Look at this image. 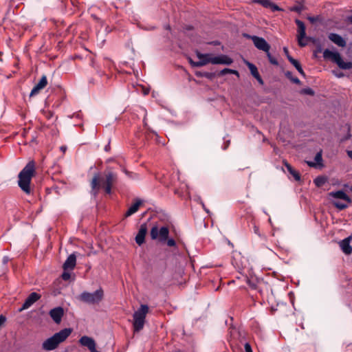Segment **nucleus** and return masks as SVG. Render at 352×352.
<instances>
[{
    "mask_svg": "<svg viewBox=\"0 0 352 352\" xmlns=\"http://www.w3.org/2000/svg\"><path fill=\"white\" fill-rule=\"evenodd\" d=\"M79 342L82 346L87 347L89 350H93L94 347H96L94 340L86 336L81 337L79 340Z\"/></svg>",
    "mask_w": 352,
    "mask_h": 352,
    "instance_id": "obj_19",
    "label": "nucleus"
},
{
    "mask_svg": "<svg viewBox=\"0 0 352 352\" xmlns=\"http://www.w3.org/2000/svg\"><path fill=\"white\" fill-rule=\"evenodd\" d=\"M72 329L65 328L47 338L43 343V349L46 351H52L58 347L59 344L64 342L71 334Z\"/></svg>",
    "mask_w": 352,
    "mask_h": 352,
    "instance_id": "obj_3",
    "label": "nucleus"
},
{
    "mask_svg": "<svg viewBox=\"0 0 352 352\" xmlns=\"http://www.w3.org/2000/svg\"><path fill=\"white\" fill-rule=\"evenodd\" d=\"M340 246L342 252L346 254H351L352 253V247L350 245L349 238H346L340 241Z\"/></svg>",
    "mask_w": 352,
    "mask_h": 352,
    "instance_id": "obj_21",
    "label": "nucleus"
},
{
    "mask_svg": "<svg viewBox=\"0 0 352 352\" xmlns=\"http://www.w3.org/2000/svg\"><path fill=\"white\" fill-rule=\"evenodd\" d=\"M227 74H232L236 75L237 76H239V73L236 70L231 69L229 68H225L221 70L218 75L219 76H223Z\"/></svg>",
    "mask_w": 352,
    "mask_h": 352,
    "instance_id": "obj_27",
    "label": "nucleus"
},
{
    "mask_svg": "<svg viewBox=\"0 0 352 352\" xmlns=\"http://www.w3.org/2000/svg\"><path fill=\"white\" fill-rule=\"evenodd\" d=\"M169 235V229L166 226L160 228L157 226L152 227L150 231V236L153 240H157L160 243H165Z\"/></svg>",
    "mask_w": 352,
    "mask_h": 352,
    "instance_id": "obj_8",
    "label": "nucleus"
},
{
    "mask_svg": "<svg viewBox=\"0 0 352 352\" xmlns=\"http://www.w3.org/2000/svg\"><path fill=\"white\" fill-rule=\"evenodd\" d=\"M166 29L169 30L170 29V26L169 25L166 26Z\"/></svg>",
    "mask_w": 352,
    "mask_h": 352,
    "instance_id": "obj_53",
    "label": "nucleus"
},
{
    "mask_svg": "<svg viewBox=\"0 0 352 352\" xmlns=\"http://www.w3.org/2000/svg\"><path fill=\"white\" fill-rule=\"evenodd\" d=\"M348 21L352 23V16L348 17Z\"/></svg>",
    "mask_w": 352,
    "mask_h": 352,
    "instance_id": "obj_50",
    "label": "nucleus"
},
{
    "mask_svg": "<svg viewBox=\"0 0 352 352\" xmlns=\"http://www.w3.org/2000/svg\"><path fill=\"white\" fill-rule=\"evenodd\" d=\"M62 276V278H63L64 280H69V278H70V274H69V273H68V272H64L63 273V274H62V276Z\"/></svg>",
    "mask_w": 352,
    "mask_h": 352,
    "instance_id": "obj_36",
    "label": "nucleus"
},
{
    "mask_svg": "<svg viewBox=\"0 0 352 352\" xmlns=\"http://www.w3.org/2000/svg\"><path fill=\"white\" fill-rule=\"evenodd\" d=\"M300 94H305V95H309V96H314L315 94V92L314 91L309 88V87H307V88H305V89H302L300 90Z\"/></svg>",
    "mask_w": 352,
    "mask_h": 352,
    "instance_id": "obj_30",
    "label": "nucleus"
},
{
    "mask_svg": "<svg viewBox=\"0 0 352 352\" xmlns=\"http://www.w3.org/2000/svg\"><path fill=\"white\" fill-rule=\"evenodd\" d=\"M283 51L285 52V54L286 55V56L287 57V56H290L289 54V50L287 47H284L283 48Z\"/></svg>",
    "mask_w": 352,
    "mask_h": 352,
    "instance_id": "obj_40",
    "label": "nucleus"
},
{
    "mask_svg": "<svg viewBox=\"0 0 352 352\" xmlns=\"http://www.w3.org/2000/svg\"><path fill=\"white\" fill-rule=\"evenodd\" d=\"M52 112H49L47 115H46V117L50 119L51 118V117L52 116Z\"/></svg>",
    "mask_w": 352,
    "mask_h": 352,
    "instance_id": "obj_47",
    "label": "nucleus"
},
{
    "mask_svg": "<svg viewBox=\"0 0 352 352\" xmlns=\"http://www.w3.org/2000/svg\"><path fill=\"white\" fill-rule=\"evenodd\" d=\"M76 256L74 253L70 254L63 264L64 270H73L76 266Z\"/></svg>",
    "mask_w": 352,
    "mask_h": 352,
    "instance_id": "obj_20",
    "label": "nucleus"
},
{
    "mask_svg": "<svg viewBox=\"0 0 352 352\" xmlns=\"http://www.w3.org/2000/svg\"><path fill=\"white\" fill-rule=\"evenodd\" d=\"M323 57L324 59L331 60L335 63L342 69H352V62H344L340 54L337 52H331L326 49L323 52Z\"/></svg>",
    "mask_w": 352,
    "mask_h": 352,
    "instance_id": "obj_6",
    "label": "nucleus"
},
{
    "mask_svg": "<svg viewBox=\"0 0 352 352\" xmlns=\"http://www.w3.org/2000/svg\"><path fill=\"white\" fill-rule=\"evenodd\" d=\"M254 232L257 234H258V228L256 226H254Z\"/></svg>",
    "mask_w": 352,
    "mask_h": 352,
    "instance_id": "obj_48",
    "label": "nucleus"
},
{
    "mask_svg": "<svg viewBox=\"0 0 352 352\" xmlns=\"http://www.w3.org/2000/svg\"><path fill=\"white\" fill-rule=\"evenodd\" d=\"M322 52V48L320 46L318 47L317 50H316V52Z\"/></svg>",
    "mask_w": 352,
    "mask_h": 352,
    "instance_id": "obj_49",
    "label": "nucleus"
},
{
    "mask_svg": "<svg viewBox=\"0 0 352 352\" xmlns=\"http://www.w3.org/2000/svg\"><path fill=\"white\" fill-rule=\"evenodd\" d=\"M147 233V225L143 223L140 226L139 231L135 236V242L138 245H142L145 242V236Z\"/></svg>",
    "mask_w": 352,
    "mask_h": 352,
    "instance_id": "obj_15",
    "label": "nucleus"
},
{
    "mask_svg": "<svg viewBox=\"0 0 352 352\" xmlns=\"http://www.w3.org/2000/svg\"><path fill=\"white\" fill-rule=\"evenodd\" d=\"M201 205H202V207L204 209V210L207 212V213H209V210L207 209L204 205V204L203 202H201Z\"/></svg>",
    "mask_w": 352,
    "mask_h": 352,
    "instance_id": "obj_43",
    "label": "nucleus"
},
{
    "mask_svg": "<svg viewBox=\"0 0 352 352\" xmlns=\"http://www.w3.org/2000/svg\"><path fill=\"white\" fill-rule=\"evenodd\" d=\"M104 298V292L102 288H99L93 293L83 292L78 296V300L89 305L99 304Z\"/></svg>",
    "mask_w": 352,
    "mask_h": 352,
    "instance_id": "obj_5",
    "label": "nucleus"
},
{
    "mask_svg": "<svg viewBox=\"0 0 352 352\" xmlns=\"http://www.w3.org/2000/svg\"><path fill=\"white\" fill-rule=\"evenodd\" d=\"M196 54L199 60L197 61L196 63H195V67H200L207 65L208 63L212 64V58L214 56H212L211 54H201V52H197Z\"/></svg>",
    "mask_w": 352,
    "mask_h": 352,
    "instance_id": "obj_12",
    "label": "nucleus"
},
{
    "mask_svg": "<svg viewBox=\"0 0 352 352\" xmlns=\"http://www.w3.org/2000/svg\"><path fill=\"white\" fill-rule=\"evenodd\" d=\"M302 9H303V6H295L291 8L290 10L293 11V12H298V13H300L301 11L302 10Z\"/></svg>",
    "mask_w": 352,
    "mask_h": 352,
    "instance_id": "obj_33",
    "label": "nucleus"
},
{
    "mask_svg": "<svg viewBox=\"0 0 352 352\" xmlns=\"http://www.w3.org/2000/svg\"><path fill=\"white\" fill-rule=\"evenodd\" d=\"M1 326V324H0V327Z\"/></svg>",
    "mask_w": 352,
    "mask_h": 352,
    "instance_id": "obj_55",
    "label": "nucleus"
},
{
    "mask_svg": "<svg viewBox=\"0 0 352 352\" xmlns=\"http://www.w3.org/2000/svg\"><path fill=\"white\" fill-rule=\"evenodd\" d=\"M247 65L250 71L251 74L254 78H257V76L260 75L257 69V67L254 64L247 62Z\"/></svg>",
    "mask_w": 352,
    "mask_h": 352,
    "instance_id": "obj_25",
    "label": "nucleus"
},
{
    "mask_svg": "<svg viewBox=\"0 0 352 352\" xmlns=\"http://www.w3.org/2000/svg\"><path fill=\"white\" fill-rule=\"evenodd\" d=\"M91 352H99L96 349V347H94V349L93 350H89Z\"/></svg>",
    "mask_w": 352,
    "mask_h": 352,
    "instance_id": "obj_51",
    "label": "nucleus"
},
{
    "mask_svg": "<svg viewBox=\"0 0 352 352\" xmlns=\"http://www.w3.org/2000/svg\"><path fill=\"white\" fill-rule=\"evenodd\" d=\"M166 244L169 247H173L175 246L176 242L173 239H168L166 241Z\"/></svg>",
    "mask_w": 352,
    "mask_h": 352,
    "instance_id": "obj_34",
    "label": "nucleus"
},
{
    "mask_svg": "<svg viewBox=\"0 0 352 352\" xmlns=\"http://www.w3.org/2000/svg\"><path fill=\"white\" fill-rule=\"evenodd\" d=\"M196 76L198 77H205L208 79H212L215 76L214 73L211 72H198L196 73Z\"/></svg>",
    "mask_w": 352,
    "mask_h": 352,
    "instance_id": "obj_28",
    "label": "nucleus"
},
{
    "mask_svg": "<svg viewBox=\"0 0 352 352\" xmlns=\"http://www.w3.org/2000/svg\"><path fill=\"white\" fill-rule=\"evenodd\" d=\"M49 314L55 323L59 324L64 315V309L61 307H57L51 309Z\"/></svg>",
    "mask_w": 352,
    "mask_h": 352,
    "instance_id": "obj_14",
    "label": "nucleus"
},
{
    "mask_svg": "<svg viewBox=\"0 0 352 352\" xmlns=\"http://www.w3.org/2000/svg\"><path fill=\"white\" fill-rule=\"evenodd\" d=\"M243 36L245 38H250V39H251V37H253V36L248 34H244Z\"/></svg>",
    "mask_w": 352,
    "mask_h": 352,
    "instance_id": "obj_45",
    "label": "nucleus"
},
{
    "mask_svg": "<svg viewBox=\"0 0 352 352\" xmlns=\"http://www.w3.org/2000/svg\"><path fill=\"white\" fill-rule=\"evenodd\" d=\"M41 296L36 292L31 293L25 299L22 307L19 309V311H22L30 307L34 302L38 300L41 298Z\"/></svg>",
    "mask_w": 352,
    "mask_h": 352,
    "instance_id": "obj_11",
    "label": "nucleus"
},
{
    "mask_svg": "<svg viewBox=\"0 0 352 352\" xmlns=\"http://www.w3.org/2000/svg\"><path fill=\"white\" fill-rule=\"evenodd\" d=\"M47 85V79L45 75H43L39 81L35 85L32 89L30 96L32 97L37 95L41 90L44 89Z\"/></svg>",
    "mask_w": 352,
    "mask_h": 352,
    "instance_id": "obj_13",
    "label": "nucleus"
},
{
    "mask_svg": "<svg viewBox=\"0 0 352 352\" xmlns=\"http://www.w3.org/2000/svg\"><path fill=\"white\" fill-rule=\"evenodd\" d=\"M254 2L261 5L264 8H270L273 12L282 10L280 8L270 0H254Z\"/></svg>",
    "mask_w": 352,
    "mask_h": 352,
    "instance_id": "obj_18",
    "label": "nucleus"
},
{
    "mask_svg": "<svg viewBox=\"0 0 352 352\" xmlns=\"http://www.w3.org/2000/svg\"><path fill=\"white\" fill-rule=\"evenodd\" d=\"M307 164L309 166L311 167H315L316 166V164L314 162H307Z\"/></svg>",
    "mask_w": 352,
    "mask_h": 352,
    "instance_id": "obj_42",
    "label": "nucleus"
},
{
    "mask_svg": "<svg viewBox=\"0 0 352 352\" xmlns=\"http://www.w3.org/2000/svg\"><path fill=\"white\" fill-rule=\"evenodd\" d=\"M251 40L258 50L268 53V51L270 50V45L263 38L253 36V37H251Z\"/></svg>",
    "mask_w": 352,
    "mask_h": 352,
    "instance_id": "obj_10",
    "label": "nucleus"
},
{
    "mask_svg": "<svg viewBox=\"0 0 352 352\" xmlns=\"http://www.w3.org/2000/svg\"><path fill=\"white\" fill-rule=\"evenodd\" d=\"M314 182L316 186L320 187L325 184L327 179L324 177H318L314 179Z\"/></svg>",
    "mask_w": 352,
    "mask_h": 352,
    "instance_id": "obj_29",
    "label": "nucleus"
},
{
    "mask_svg": "<svg viewBox=\"0 0 352 352\" xmlns=\"http://www.w3.org/2000/svg\"><path fill=\"white\" fill-rule=\"evenodd\" d=\"M233 63V60L227 55L221 54L212 58V64H221L230 65Z\"/></svg>",
    "mask_w": 352,
    "mask_h": 352,
    "instance_id": "obj_16",
    "label": "nucleus"
},
{
    "mask_svg": "<svg viewBox=\"0 0 352 352\" xmlns=\"http://www.w3.org/2000/svg\"><path fill=\"white\" fill-rule=\"evenodd\" d=\"M285 76L289 79L292 82L296 85H300L301 82L297 77H294L292 72L287 71L285 74Z\"/></svg>",
    "mask_w": 352,
    "mask_h": 352,
    "instance_id": "obj_26",
    "label": "nucleus"
},
{
    "mask_svg": "<svg viewBox=\"0 0 352 352\" xmlns=\"http://www.w3.org/2000/svg\"><path fill=\"white\" fill-rule=\"evenodd\" d=\"M245 352H252V347L250 344L246 342L244 345Z\"/></svg>",
    "mask_w": 352,
    "mask_h": 352,
    "instance_id": "obj_35",
    "label": "nucleus"
},
{
    "mask_svg": "<svg viewBox=\"0 0 352 352\" xmlns=\"http://www.w3.org/2000/svg\"><path fill=\"white\" fill-rule=\"evenodd\" d=\"M328 38L331 41L339 47H344L346 45V41L340 35L336 33H330L328 35Z\"/></svg>",
    "mask_w": 352,
    "mask_h": 352,
    "instance_id": "obj_17",
    "label": "nucleus"
},
{
    "mask_svg": "<svg viewBox=\"0 0 352 352\" xmlns=\"http://www.w3.org/2000/svg\"><path fill=\"white\" fill-rule=\"evenodd\" d=\"M188 61H189L190 64L192 67H195V63H196V62L193 61V60H192V58H188Z\"/></svg>",
    "mask_w": 352,
    "mask_h": 352,
    "instance_id": "obj_41",
    "label": "nucleus"
},
{
    "mask_svg": "<svg viewBox=\"0 0 352 352\" xmlns=\"http://www.w3.org/2000/svg\"><path fill=\"white\" fill-rule=\"evenodd\" d=\"M230 143V140L226 142V145L224 146V149H226L229 146Z\"/></svg>",
    "mask_w": 352,
    "mask_h": 352,
    "instance_id": "obj_46",
    "label": "nucleus"
},
{
    "mask_svg": "<svg viewBox=\"0 0 352 352\" xmlns=\"http://www.w3.org/2000/svg\"><path fill=\"white\" fill-rule=\"evenodd\" d=\"M142 204L140 199H136L135 202L131 205L125 214V217H128L135 214L139 209L140 206Z\"/></svg>",
    "mask_w": 352,
    "mask_h": 352,
    "instance_id": "obj_22",
    "label": "nucleus"
},
{
    "mask_svg": "<svg viewBox=\"0 0 352 352\" xmlns=\"http://www.w3.org/2000/svg\"><path fill=\"white\" fill-rule=\"evenodd\" d=\"M255 78L257 80V81L258 82V83L260 85H263L264 84V82H263V79H262V78H261V76L260 75L258 76L257 78Z\"/></svg>",
    "mask_w": 352,
    "mask_h": 352,
    "instance_id": "obj_39",
    "label": "nucleus"
},
{
    "mask_svg": "<svg viewBox=\"0 0 352 352\" xmlns=\"http://www.w3.org/2000/svg\"><path fill=\"white\" fill-rule=\"evenodd\" d=\"M36 174V165L34 160L30 161L19 173L18 185L27 195L32 193L30 183Z\"/></svg>",
    "mask_w": 352,
    "mask_h": 352,
    "instance_id": "obj_2",
    "label": "nucleus"
},
{
    "mask_svg": "<svg viewBox=\"0 0 352 352\" xmlns=\"http://www.w3.org/2000/svg\"><path fill=\"white\" fill-rule=\"evenodd\" d=\"M314 160L316 164H320L322 162V151L318 152L315 155Z\"/></svg>",
    "mask_w": 352,
    "mask_h": 352,
    "instance_id": "obj_32",
    "label": "nucleus"
},
{
    "mask_svg": "<svg viewBox=\"0 0 352 352\" xmlns=\"http://www.w3.org/2000/svg\"><path fill=\"white\" fill-rule=\"evenodd\" d=\"M144 125L146 126V122H145V118L144 119Z\"/></svg>",
    "mask_w": 352,
    "mask_h": 352,
    "instance_id": "obj_52",
    "label": "nucleus"
},
{
    "mask_svg": "<svg viewBox=\"0 0 352 352\" xmlns=\"http://www.w3.org/2000/svg\"><path fill=\"white\" fill-rule=\"evenodd\" d=\"M266 54H267V56L268 58V60H269V61H270V63L271 64H272L274 65H278V63L276 58L271 55V54L270 53V51H268V53H266Z\"/></svg>",
    "mask_w": 352,
    "mask_h": 352,
    "instance_id": "obj_31",
    "label": "nucleus"
},
{
    "mask_svg": "<svg viewBox=\"0 0 352 352\" xmlns=\"http://www.w3.org/2000/svg\"><path fill=\"white\" fill-rule=\"evenodd\" d=\"M307 40L311 41V38L309 37V38H307Z\"/></svg>",
    "mask_w": 352,
    "mask_h": 352,
    "instance_id": "obj_54",
    "label": "nucleus"
},
{
    "mask_svg": "<svg viewBox=\"0 0 352 352\" xmlns=\"http://www.w3.org/2000/svg\"><path fill=\"white\" fill-rule=\"evenodd\" d=\"M6 321V317L3 315L0 316V324H3Z\"/></svg>",
    "mask_w": 352,
    "mask_h": 352,
    "instance_id": "obj_38",
    "label": "nucleus"
},
{
    "mask_svg": "<svg viewBox=\"0 0 352 352\" xmlns=\"http://www.w3.org/2000/svg\"><path fill=\"white\" fill-rule=\"evenodd\" d=\"M285 166L287 170V171L294 177V179L296 181H300V173L296 171L289 163L287 162H284Z\"/></svg>",
    "mask_w": 352,
    "mask_h": 352,
    "instance_id": "obj_24",
    "label": "nucleus"
},
{
    "mask_svg": "<svg viewBox=\"0 0 352 352\" xmlns=\"http://www.w3.org/2000/svg\"><path fill=\"white\" fill-rule=\"evenodd\" d=\"M307 19L311 23H314L318 21V16H308Z\"/></svg>",
    "mask_w": 352,
    "mask_h": 352,
    "instance_id": "obj_37",
    "label": "nucleus"
},
{
    "mask_svg": "<svg viewBox=\"0 0 352 352\" xmlns=\"http://www.w3.org/2000/svg\"><path fill=\"white\" fill-rule=\"evenodd\" d=\"M295 23L298 26L297 38H298V45L300 47H305L307 45V43H305L302 41L304 38H306V32H305L306 28H305V23L299 19H296Z\"/></svg>",
    "mask_w": 352,
    "mask_h": 352,
    "instance_id": "obj_9",
    "label": "nucleus"
},
{
    "mask_svg": "<svg viewBox=\"0 0 352 352\" xmlns=\"http://www.w3.org/2000/svg\"><path fill=\"white\" fill-rule=\"evenodd\" d=\"M148 311V307L146 305H142L140 309L135 311L133 314L134 331L138 332L143 329Z\"/></svg>",
    "mask_w": 352,
    "mask_h": 352,
    "instance_id": "obj_7",
    "label": "nucleus"
},
{
    "mask_svg": "<svg viewBox=\"0 0 352 352\" xmlns=\"http://www.w3.org/2000/svg\"><path fill=\"white\" fill-rule=\"evenodd\" d=\"M347 155L352 160V151H347Z\"/></svg>",
    "mask_w": 352,
    "mask_h": 352,
    "instance_id": "obj_44",
    "label": "nucleus"
},
{
    "mask_svg": "<svg viewBox=\"0 0 352 352\" xmlns=\"http://www.w3.org/2000/svg\"><path fill=\"white\" fill-rule=\"evenodd\" d=\"M329 196L335 199L331 201L333 206L340 210H343L352 203V199L342 190L332 191Z\"/></svg>",
    "mask_w": 352,
    "mask_h": 352,
    "instance_id": "obj_4",
    "label": "nucleus"
},
{
    "mask_svg": "<svg viewBox=\"0 0 352 352\" xmlns=\"http://www.w3.org/2000/svg\"><path fill=\"white\" fill-rule=\"evenodd\" d=\"M287 59L290 63L295 67L300 75H302L303 77H305V73L304 72L300 63L291 56H287Z\"/></svg>",
    "mask_w": 352,
    "mask_h": 352,
    "instance_id": "obj_23",
    "label": "nucleus"
},
{
    "mask_svg": "<svg viewBox=\"0 0 352 352\" xmlns=\"http://www.w3.org/2000/svg\"><path fill=\"white\" fill-rule=\"evenodd\" d=\"M118 182V175L111 170H106L104 173V178L100 179L98 174H96L91 182V186L92 190H95V195L97 194L98 191L100 188V182L102 183V186L104 189L107 194H111L113 186Z\"/></svg>",
    "mask_w": 352,
    "mask_h": 352,
    "instance_id": "obj_1",
    "label": "nucleus"
}]
</instances>
